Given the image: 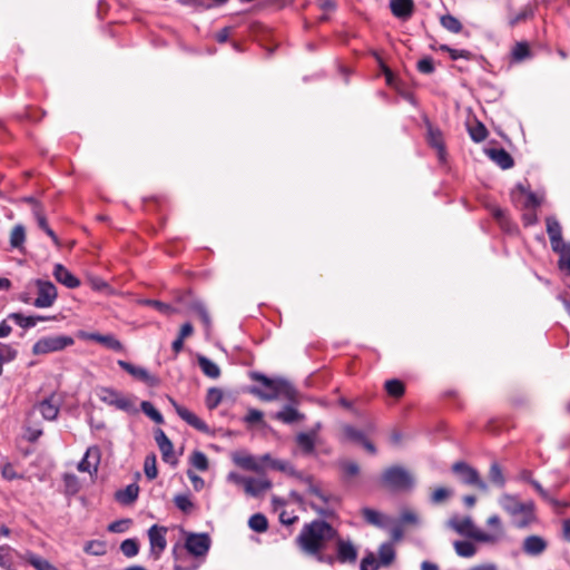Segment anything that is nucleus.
<instances>
[{
  "instance_id": "f257e3e1",
  "label": "nucleus",
  "mask_w": 570,
  "mask_h": 570,
  "mask_svg": "<svg viewBox=\"0 0 570 570\" xmlns=\"http://www.w3.org/2000/svg\"><path fill=\"white\" fill-rule=\"evenodd\" d=\"M337 530L325 520H313L305 523L295 538L297 548L306 556L318 554L326 543L337 538Z\"/></svg>"
},
{
  "instance_id": "f03ea898",
  "label": "nucleus",
  "mask_w": 570,
  "mask_h": 570,
  "mask_svg": "<svg viewBox=\"0 0 570 570\" xmlns=\"http://www.w3.org/2000/svg\"><path fill=\"white\" fill-rule=\"evenodd\" d=\"M499 504L508 514L514 518L513 522L517 528H527L535 520L532 501L521 502L517 495L503 493L499 499Z\"/></svg>"
},
{
  "instance_id": "7ed1b4c3",
  "label": "nucleus",
  "mask_w": 570,
  "mask_h": 570,
  "mask_svg": "<svg viewBox=\"0 0 570 570\" xmlns=\"http://www.w3.org/2000/svg\"><path fill=\"white\" fill-rule=\"evenodd\" d=\"M250 377L254 381L262 383L263 386L266 387L267 391L265 392H262L256 387H253L250 391L253 394L259 396L262 400L271 401L277 399L283 394L286 396H292L294 392L293 387L285 381H274L258 372L250 373Z\"/></svg>"
},
{
  "instance_id": "20e7f679",
  "label": "nucleus",
  "mask_w": 570,
  "mask_h": 570,
  "mask_svg": "<svg viewBox=\"0 0 570 570\" xmlns=\"http://www.w3.org/2000/svg\"><path fill=\"white\" fill-rule=\"evenodd\" d=\"M381 482L392 491H409L414 487L413 475L400 465L385 469L381 475Z\"/></svg>"
},
{
  "instance_id": "39448f33",
  "label": "nucleus",
  "mask_w": 570,
  "mask_h": 570,
  "mask_svg": "<svg viewBox=\"0 0 570 570\" xmlns=\"http://www.w3.org/2000/svg\"><path fill=\"white\" fill-rule=\"evenodd\" d=\"M451 470L458 476L461 483L469 487H474L484 493L489 491L487 482L480 476L478 470L466 462L458 461L452 464Z\"/></svg>"
},
{
  "instance_id": "423d86ee",
  "label": "nucleus",
  "mask_w": 570,
  "mask_h": 570,
  "mask_svg": "<svg viewBox=\"0 0 570 570\" xmlns=\"http://www.w3.org/2000/svg\"><path fill=\"white\" fill-rule=\"evenodd\" d=\"M75 344L73 337L69 335H52L39 338L32 346L35 355H43L63 351Z\"/></svg>"
},
{
  "instance_id": "0eeeda50",
  "label": "nucleus",
  "mask_w": 570,
  "mask_h": 570,
  "mask_svg": "<svg viewBox=\"0 0 570 570\" xmlns=\"http://www.w3.org/2000/svg\"><path fill=\"white\" fill-rule=\"evenodd\" d=\"M97 395L99 400L105 404L115 406L116 409L125 411L127 413L137 412L132 399L124 395L121 392L112 387H99L97 390Z\"/></svg>"
},
{
  "instance_id": "6e6552de",
  "label": "nucleus",
  "mask_w": 570,
  "mask_h": 570,
  "mask_svg": "<svg viewBox=\"0 0 570 570\" xmlns=\"http://www.w3.org/2000/svg\"><path fill=\"white\" fill-rule=\"evenodd\" d=\"M451 527L460 534L468 535L479 542H489L494 537L488 535L485 531L478 529L470 517L452 519Z\"/></svg>"
},
{
  "instance_id": "1a4fd4ad",
  "label": "nucleus",
  "mask_w": 570,
  "mask_h": 570,
  "mask_svg": "<svg viewBox=\"0 0 570 570\" xmlns=\"http://www.w3.org/2000/svg\"><path fill=\"white\" fill-rule=\"evenodd\" d=\"M38 296L33 301L32 305L38 308H47L55 304L58 293L57 287L50 281H36Z\"/></svg>"
},
{
  "instance_id": "9d476101",
  "label": "nucleus",
  "mask_w": 570,
  "mask_h": 570,
  "mask_svg": "<svg viewBox=\"0 0 570 570\" xmlns=\"http://www.w3.org/2000/svg\"><path fill=\"white\" fill-rule=\"evenodd\" d=\"M168 529L163 525L154 524L148 530V539L150 543V554L155 560L159 559L167 547L166 533Z\"/></svg>"
},
{
  "instance_id": "9b49d317",
  "label": "nucleus",
  "mask_w": 570,
  "mask_h": 570,
  "mask_svg": "<svg viewBox=\"0 0 570 570\" xmlns=\"http://www.w3.org/2000/svg\"><path fill=\"white\" fill-rule=\"evenodd\" d=\"M185 548L195 557H204L210 548V538L207 533H190L186 538Z\"/></svg>"
},
{
  "instance_id": "f8f14e48",
  "label": "nucleus",
  "mask_w": 570,
  "mask_h": 570,
  "mask_svg": "<svg viewBox=\"0 0 570 570\" xmlns=\"http://www.w3.org/2000/svg\"><path fill=\"white\" fill-rule=\"evenodd\" d=\"M117 364L136 380L144 382L148 386H157L159 384V380L157 376L150 374L146 368L136 366L127 361L119 360Z\"/></svg>"
},
{
  "instance_id": "ddd939ff",
  "label": "nucleus",
  "mask_w": 570,
  "mask_h": 570,
  "mask_svg": "<svg viewBox=\"0 0 570 570\" xmlns=\"http://www.w3.org/2000/svg\"><path fill=\"white\" fill-rule=\"evenodd\" d=\"M425 125L428 129L426 141L430 147L436 150L440 161L443 163L446 157L443 134L438 127H434L429 120L425 121Z\"/></svg>"
},
{
  "instance_id": "4468645a",
  "label": "nucleus",
  "mask_w": 570,
  "mask_h": 570,
  "mask_svg": "<svg viewBox=\"0 0 570 570\" xmlns=\"http://www.w3.org/2000/svg\"><path fill=\"white\" fill-rule=\"evenodd\" d=\"M505 7L508 12V26L510 28H514L515 26L525 22L527 20L533 18L534 16V7L532 4H527L522 7L519 11H515L513 9L511 1H508Z\"/></svg>"
},
{
  "instance_id": "2eb2a0df",
  "label": "nucleus",
  "mask_w": 570,
  "mask_h": 570,
  "mask_svg": "<svg viewBox=\"0 0 570 570\" xmlns=\"http://www.w3.org/2000/svg\"><path fill=\"white\" fill-rule=\"evenodd\" d=\"M170 403L173 404L177 415L188 423L194 429L207 433L209 431L208 425L200 420L195 413L189 411L187 407L178 404L175 400L170 399Z\"/></svg>"
},
{
  "instance_id": "dca6fc26",
  "label": "nucleus",
  "mask_w": 570,
  "mask_h": 570,
  "mask_svg": "<svg viewBox=\"0 0 570 570\" xmlns=\"http://www.w3.org/2000/svg\"><path fill=\"white\" fill-rule=\"evenodd\" d=\"M80 336L82 338L102 344L107 348L115 351V352H124L125 351L122 343L112 334L81 333Z\"/></svg>"
},
{
  "instance_id": "f3484780",
  "label": "nucleus",
  "mask_w": 570,
  "mask_h": 570,
  "mask_svg": "<svg viewBox=\"0 0 570 570\" xmlns=\"http://www.w3.org/2000/svg\"><path fill=\"white\" fill-rule=\"evenodd\" d=\"M336 539V559L341 563H353L357 559V549L351 541L341 538Z\"/></svg>"
},
{
  "instance_id": "a211bd4d",
  "label": "nucleus",
  "mask_w": 570,
  "mask_h": 570,
  "mask_svg": "<svg viewBox=\"0 0 570 570\" xmlns=\"http://www.w3.org/2000/svg\"><path fill=\"white\" fill-rule=\"evenodd\" d=\"M100 463V449L98 446H90L86 451L85 456L78 464V470L80 472H89L94 471L95 473L98 471V465Z\"/></svg>"
},
{
  "instance_id": "6ab92c4d",
  "label": "nucleus",
  "mask_w": 570,
  "mask_h": 570,
  "mask_svg": "<svg viewBox=\"0 0 570 570\" xmlns=\"http://www.w3.org/2000/svg\"><path fill=\"white\" fill-rule=\"evenodd\" d=\"M390 9L392 14L403 21L409 20L414 12L413 0H390Z\"/></svg>"
},
{
  "instance_id": "aec40b11",
  "label": "nucleus",
  "mask_w": 570,
  "mask_h": 570,
  "mask_svg": "<svg viewBox=\"0 0 570 570\" xmlns=\"http://www.w3.org/2000/svg\"><path fill=\"white\" fill-rule=\"evenodd\" d=\"M547 547L548 543L542 537L532 534L523 540L522 550L528 556L537 557L542 554Z\"/></svg>"
},
{
  "instance_id": "412c9836",
  "label": "nucleus",
  "mask_w": 570,
  "mask_h": 570,
  "mask_svg": "<svg viewBox=\"0 0 570 570\" xmlns=\"http://www.w3.org/2000/svg\"><path fill=\"white\" fill-rule=\"evenodd\" d=\"M485 153L502 169H509L514 165L512 156L503 148H489Z\"/></svg>"
},
{
  "instance_id": "4be33fe9",
  "label": "nucleus",
  "mask_w": 570,
  "mask_h": 570,
  "mask_svg": "<svg viewBox=\"0 0 570 570\" xmlns=\"http://www.w3.org/2000/svg\"><path fill=\"white\" fill-rule=\"evenodd\" d=\"M53 276L68 288H77L80 285V281L61 264L55 265Z\"/></svg>"
},
{
  "instance_id": "5701e85b",
  "label": "nucleus",
  "mask_w": 570,
  "mask_h": 570,
  "mask_svg": "<svg viewBox=\"0 0 570 570\" xmlns=\"http://www.w3.org/2000/svg\"><path fill=\"white\" fill-rule=\"evenodd\" d=\"M365 432L351 425V424H343L341 426V433H340V441L341 442H352L362 444L363 441H365Z\"/></svg>"
},
{
  "instance_id": "b1692460",
  "label": "nucleus",
  "mask_w": 570,
  "mask_h": 570,
  "mask_svg": "<svg viewBox=\"0 0 570 570\" xmlns=\"http://www.w3.org/2000/svg\"><path fill=\"white\" fill-rule=\"evenodd\" d=\"M547 233L551 243V247L558 246L563 242L562 239V227L558 219L553 216L546 218Z\"/></svg>"
},
{
  "instance_id": "393cba45",
  "label": "nucleus",
  "mask_w": 570,
  "mask_h": 570,
  "mask_svg": "<svg viewBox=\"0 0 570 570\" xmlns=\"http://www.w3.org/2000/svg\"><path fill=\"white\" fill-rule=\"evenodd\" d=\"M559 255L558 267L566 275H570V243H562L551 247Z\"/></svg>"
},
{
  "instance_id": "a878e982",
  "label": "nucleus",
  "mask_w": 570,
  "mask_h": 570,
  "mask_svg": "<svg viewBox=\"0 0 570 570\" xmlns=\"http://www.w3.org/2000/svg\"><path fill=\"white\" fill-rule=\"evenodd\" d=\"M271 488L272 482L266 478H248V481L246 482L245 492L252 497H259L262 493L269 490Z\"/></svg>"
},
{
  "instance_id": "bb28decb",
  "label": "nucleus",
  "mask_w": 570,
  "mask_h": 570,
  "mask_svg": "<svg viewBox=\"0 0 570 570\" xmlns=\"http://www.w3.org/2000/svg\"><path fill=\"white\" fill-rule=\"evenodd\" d=\"M297 446L301 449V451L305 455L314 454L315 452V445H316V439L314 438V434H308L306 432H301L295 438Z\"/></svg>"
},
{
  "instance_id": "cd10ccee",
  "label": "nucleus",
  "mask_w": 570,
  "mask_h": 570,
  "mask_svg": "<svg viewBox=\"0 0 570 570\" xmlns=\"http://www.w3.org/2000/svg\"><path fill=\"white\" fill-rule=\"evenodd\" d=\"M197 363H198L202 372L207 377L216 380L220 376L222 372H220L219 366L215 362L209 360L208 357H206L204 355H198Z\"/></svg>"
},
{
  "instance_id": "c85d7f7f",
  "label": "nucleus",
  "mask_w": 570,
  "mask_h": 570,
  "mask_svg": "<svg viewBox=\"0 0 570 570\" xmlns=\"http://www.w3.org/2000/svg\"><path fill=\"white\" fill-rule=\"evenodd\" d=\"M233 461L235 464L240 466L242 469L261 472L262 465L258 463L257 459L249 454H234Z\"/></svg>"
},
{
  "instance_id": "c756f323",
  "label": "nucleus",
  "mask_w": 570,
  "mask_h": 570,
  "mask_svg": "<svg viewBox=\"0 0 570 570\" xmlns=\"http://www.w3.org/2000/svg\"><path fill=\"white\" fill-rule=\"evenodd\" d=\"M488 527L492 530L491 532H487L488 535L494 537L493 540L488 543L498 542L504 535L503 525L501 519L498 514L490 515L487 520Z\"/></svg>"
},
{
  "instance_id": "7c9ffc66",
  "label": "nucleus",
  "mask_w": 570,
  "mask_h": 570,
  "mask_svg": "<svg viewBox=\"0 0 570 570\" xmlns=\"http://www.w3.org/2000/svg\"><path fill=\"white\" fill-rule=\"evenodd\" d=\"M139 487L136 483L128 484L116 493V499L122 504H130L138 498Z\"/></svg>"
},
{
  "instance_id": "2f4dec72",
  "label": "nucleus",
  "mask_w": 570,
  "mask_h": 570,
  "mask_svg": "<svg viewBox=\"0 0 570 570\" xmlns=\"http://www.w3.org/2000/svg\"><path fill=\"white\" fill-rule=\"evenodd\" d=\"M26 562L32 566L36 570H58L51 562L42 557L35 554L32 552H27L23 556Z\"/></svg>"
},
{
  "instance_id": "473e14b6",
  "label": "nucleus",
  "mask_w": 570,
  "mask_h": 570,
  "mask_svg": "<svg viewBox=\"0 0 570 570\" xmlns=\"http://www.w3.org/2000/svg\"><path fill=\"white\" fill-rule=\"evenodd\" d=\"M305 481L308 483V493L318 498L325 505L331 502H340L337 497L323 492L320 487L314 484L311 476L306 478Z\"/></svg>"
},
{
  "instance_id": "72a5a7b5",
  "label": "nucleus",
  "mask_w": 570,
  "mask_h": 570,
  "mask_svg": "<svg viewBox=\"0 0 570 570\" xmlns=\"http://www.w3.org/2000/svg\"><path fill=\"white\" fill-rule=\"evenodd\" d=\"M39 412L46 420H55L59 413V407L51 399H45L37 405Z\"/></svg>"
},
{
  "instance_id": "f704fd0d",
  "label": "nucleus",
  "mask_w": 570,
  "mask_h": 570,
  "mask_svg": "<svg viewBox=\"0 0 570 570\" xmlns=\"http://www.w3.org/2000/svg\"><path fill=\"white\" fill-rule=\"evenodd\" d=\"M384 389L386 393L394 399H400L405 393L404 383L397 379L387 380L384 383Z\"/></svg>"
},
{
  "instance_id": "c9c22d12",
  "label": "nucleus",
  "mask_w": 570,
  "mask_h": 570,
  "mask_svg": "<svg viewBox=\"0 0 570 570\" xmlns=\"http://www.w3.org/2000/svg\"><path fill=\"white\" fill-rule=\"evenodd\" d=\"M275 417L284 423L291 424L299 421L304 417L297 410L292 406H286L282 411L277 412Z\"/></svg>"
},
{
  "instance_id": "e433bc0d",
  "label": "nucleus",
  "mask_w": 570,
  "mask_h": 570,
  "mask_svg": "<svg viewBox=\"0 0 570 570\" xmlns=\"http://www.w3.org/2000/svg\"><path fill=\"white\" fill-rule=\"evenodd\" d=\"M380 564L390 566L395 559V550L393 544L384 542L379 548Z\"/></svg>"
},
{
  "instance_id": "4c0bfd02",
  "label": "nucleus",
  "mask_w": 570,
  "mask_h": 570,
  "mask_svg": "<svg viewBox=\"0 0 570 570\" xmlns=\"http://www.w3.org/2000/svg\"><path fill=\"white\" fill-rule=\"evenodd\" d=\"M248 527L257 533H263L268 529V520L263 513H255L249 518Z\"/></svg>"
},
{
  "instance_id": "58836bf2",
  "label": "nucleus",
  "mask_w": 570,
  "mask_h": 570,
  "mask_svg": "<svg viewBox=\"0 0 570 570\" xmlns=\"http://www.w3.org/2000/svg\"><path fill=\"white\" fill-rule=\"evenodd\" d=\"M14 550L9 546H0V567L6 570H13Z\"/></svg>"
},
{
  "instance_id": "ea45409f",
  "label": "nucleus",
  "mask_w": 570,
  "mask_h": 570,
  "mask_svg": "<svg viewBox=\"0 0 570 570\" xmlns=\"http://www.w3.org/2000/svg\"><path fill=\"white\" fill-rule=\"evenodd\" d=\"M489 480L498 488H503L505 485V478L498 462L491 463L489 469Z\"/></svg>"
},
{
  "instance_id": "a19ab883",
  "label": "nucleus",
  "mask_w": 570,
  "mask_h": 570,
  "mask_svg": "<svg viewBox=\"0 0 570 570\" xmlns=\"http://www.w3.org/2000/svg\"><path fill=\"white\" fill-rule=\"evenodd\" d=\"M33 213H35V216H36V219H37L39 228H41L52 239V242L57 246H59V239H58L56 233L48 225L47 218L43 215V213L40 209H38V208H36L33 210Z\"/></svg>"
},
{
  "instance_id": "79ce46f5",
  "label": "nucleus",
  "mask_w": 570,
  "mask_h": 570,
  "mask_svg": "<svg viewBox=\"0 0 570 570\" xmlns=\"http://www.w3.org/2000/svg\"><path fill=\"white\" fill-rule=\"evenodd\" d=\"M361 513H362L364 520L368 524H372V525H375L379 528L384 527V522H383L384 517L379 511L371 509V508H363L361 510Z\"/></svg>"
},
{
  "instance_id": "37998d69",
  "label": "nucleus",
  "mask_w": 570,
  "mask_h": 570,
  "mask_svg": "<svg viewBox=\"0 0 570 570\" xmlns=\"http://www.w3.org/2000/svg\"><path fill=\"white\" fill-rule=\"evenodd\" d=\"M441 26L452 33L461 32L463 26L458 18L452 14H444L440 19Z\"/></svg>"
},
{
  "instance_id": "c03bdc74",
  "label": "nucleus",
  "mask_w": 570,
  "mask_h": 570,
  "mask_svg": "<svg viewBox=\"0 0 570 570\" xmlns=\"http://www.w3.org/2000/svg\"><path fill=\"white\" fill-rule=\"evenodd\" d=\"M26 240V230L22 225H16L10 234V245L13 248L21 249Z\"/></svg>"
},
{
  "instance_id": "a18cd8bd",
  "label": "nucleus",
  "mask_w": 570,
  "mask_h": 570,
  "mask_svg": "<svg viewBox=\"0 0 570 570\" xmlns=\"http://www.w3.org/2000/svg\"><path fill=\"white\" fill-rule=\"evenodd\" d=\"M468 129H469V135H470L471 139L475 142L483 141L488 136L487 127L478 120L475 121L474 125H470L468 127Z\"/></svg>"
},
{
  "instance_id": "49530a36",
  "label": "nucleus",
  "mask_w": 570,
  "mask_h": 570,
  "mask_svg": "<svg viewBox=\"0 0 570 570\" xmlns=\"http://www.w3.org/2000/svg\"><path fill=\"white\" fill-rule=\"evenodd\" d=\"M454 549L455 552L463 558L473 557L476 552L475 546L470 541H455Z\"/></svg>"
},
{
  "instance_id": "de8ad7c7",
  "label": "nucleus",
  "mask_w": 570,
  "mask_h": 570,
  "mask_svg": "<svg viewBox=\"0 0 570 570\" xmlns=\"http://www.w3.org/2000/svg\"><path fill=\"white\" fill-rule=\"evenodd\" d=\"M141 411L157 424L164 423L161 413L149 402L142 401L140 404Z\"/></svg>"
},
{
  "instance_id": "09e8293b",
  "label": "nucleus",
  "mask_w": 570,
  "mask_h": 570,
  "mask_svg": "<svg viewBox=\"0 0 570 570\" xmlns=\"http://www.w3.org/2000/svg\"><path fill=\"white\" fill-rule=\"evenodd\" d=\"M8 320L13 321L18 326L22 328H30L36 326V318L33 315L24 316L21 313H10Z\"/></svg>"
},
{
  "instance_id": "8fccbe9b",
  "label": "nucleus",
  "mask_w": 570,
  "mask_h": 570,
  "mask_svg": "<svg viewBox=\"0 0 570 570\" xmlns=\"http://www.w3.org/2000/svg\"><path fill=\"white\" fill-rule=\"evenodd\" d=\"M223 400V391L218 387H210L206 394V406L209 410L216 409Z\"/></svg>"
},
{
  "instance_id": "3c124183",
  "label": "nucleus",
  "mask_w": 570,
  "mask_h": 570,
  "mask_svg": "<svg viewBox=\"0 0 570 570\" xmlns=\"http://www.w3.org/2000/svg\"><path fill=\"white\" fill-rule=\"evenodd\" d=\"M83 551L91 556H104L107 552V548L104 541L90 540L85 544Z\"/></svg>"
},
{
  "instance_id": "603ef678",
  "label": "nucleus",
  "mask_w": 570,
  "mask_h": 570,
  "mask_svg": "<svg viewBox=\"0 0 570 570\" xmlns=\"http://www.w3.org/2000/svg\"><path fill=\"white\" fill-rule=\"evenodd\" d=\"M144 472L148 480H154L158 475L157 459L155 454H149L145 459Z\"/></svg>"
},
{
  "instance_id": "864d4df0",
  "label": "nucleus",
  "mask_w": 570,
  "mask_h": 570,
  "mask_svg": "<svg viewBox=\"0 0 570 570\" xmlns=\"http://www.w3.org/2000/svg\"><path fill=\"white\" fill-rule=\"evenodd\" d=\"M120 551L127 558H132L139 552V542L136 539H126L120 544Z\"/></svg>"
},
{
  "instance_id": "5fc2aeb1",
  "label": "nucleus",
  "mask_w": 570,
  "mask_h": 570,
  "mask_svg": "<svg viewBox=\"0 0 570 570\" xmlns=\"http://www.w3.org/2000/svg\"><path fill=\"white\" fill-rule=\"evenodd\" d=\"M512 58L514 61H522L531 56L529 45L527 42H517L512 48Z\"/></svg>"
},
{
  "instance_id": "6e6d98bb",
  "label": "nucleus",
  "mask_w": 570,
  "mask_h": 570,
  "mask_svg": "<svg viewBox=\"0 0 570 570\" xmlns=\"http://www.w3.org/2000/svg\"><path fill=\"white\" fill-rule=\"evenodd\" d=\"M439 49H440L441 51L448 52V53L450 55V58H451L452 60H458V59H460V58H463V59H465V60H471V59H472V57H473L472 52H471V51H469V50H464V49H462V50L453 49V48L449 47L448 45H441V46L439 47Z\"/></svg>"
},
{
  "instance_id": "4d7b16f0",
  "label": "nucleus",
  "mask_w": 570,
  "mask_h": 570,
  "mask_svg": "<svg viewBox=\"0 0 570 570\" xmlns=\"http://www.w3.org/2000/svg\"><path fill=\"white\" fill-rule=\"evenodd\" d=\"M190 463L194 468H196L197 470L203 471V472L208 469V459L200 451L193 452V454L190 456Z\"/></svg>"
},
{
  "instance_id": "13d9d810",
  "label": "nucleus",
  "mask_w": 570,
  "mask_h": 570,
  "mask_svg": "<svg viewBox=\"0 0 570 570\" xmlns=\"http://www.w3.org/2000/svg\"><path fill=\"white\" fill-rule=\"evenodd\" d=\"M451 497V491L446 488H436L431 494V502L433 504H440L446 501Z\"/></svg>"
},
{
  "instance_id": "bf43d9fd",
  "label": "nucleus",
  "mask_w": 570,
  "mask_h": 570,
  "mask_svg": "<svg viewBox=\"0 0 570 570\" xmlns=\"http://www.w3.org/2000/svg\"><path fill=\"white\" fill-rule=\"evenodd\" d=\"M345 478L356 476L360 472V466L356 462L344 461L340 464Z\"/></svg>"
},
{
  "instance_id": "052dcab7",
  "label": "nucleus",
  "mask_w": 570,
  "mask_h": 570,
  "mask_svg": "<svg viewBox=\"0 0 570 570\" xmlns=\"http://www.w3.org/2000/svg\"><path fill=\"white\" fill-rule=\"evenodd\" d=\"M130 524H131L130 519L117 520V521L111 522L108 525V531L112 532V533H122L129 529Z\"/></svg>"
},
{
  "instance_id": "680f3d73",
  "label": "nucleus",
  "mask_w": 570,
  "mask_h": 570,
  "mask_svg": "<svg viewBox=\"0 0 570 570\" xmlns=\"http://www.w3.org/2000/svg\"><path fill=\"white\" fill-rule=\"evenodd\" d=\"M417 70L424 75H431L434 72V61L431 57H425L417 61Z\"/></svg>"
},
{
  "instance_id": "e2e57ef3",
  "label": "nucleus",
  "mask_w": 570,
  "mask_h": 570,
  "mask_svg": "<svg viewBox=\"0 0 570 570\" xmlns=\"http://www.w3.org/2000/svg\"><path fill=\"white\" fill-rule=\"evenodd\" d=\"M175 505L183 512H189L193 508V502L186 494H178L174 498Z\"/></svg>"
},
{
  "instance_id": "0e129e2a",
  "label": "nucleus",
  "mask_w": 570,
  "mask_h": 570,
  "mask_svg": "<svg viewBox=\"0 0 570 570\" xmlns=\"http://www.w3.org/2000/svg\"><path fill=\"white\" fill-rule=\"evenodd\" d=\"M159 450L161 452V456L165 462L170 463V464L177 463V460L175 459V455H174V446H173L171 441L166 445H160Z\"/></svg>"
},
{
  "instance_id": "69168bd1",
  "label": "nucleus",
  "mask_w": 570,
  "mask_h": 570,
  "mask_svg": "<svg viewBox=\"0 0 570 570\" xmlns=\"http://www.w3.org/2000/svg\"><path fill=\"white\" fill-rule=\"evenodd\" d=\"M380 562L376 561L373 553H368L361 561L360 570H377Z\"/></svg>"
},
{
  "instance_id": "338daca9",
  "label": "nucleus",
  "mask_w": 570,
  "mask_h": 570,
  "mask_svg": "<svg viewBox=\"0 0 570 570\" xmlns=\"http://www.w3.org/2000/svg\"><path fill=\"white\" fill-rule=\"evenodd\" d=\"M194 309L197 313V315L199 316V318L203 322L204 326L207 330H209V327L212 325V321H210V316H209V313L206 309V307L203 304H196L194 306Z\"/></svg>"
},
{
  "instance_id": "774afa93",
  "label": "nucleus",
  "mask_w": 570,
  "mask_h": 570,
  "mask_svg": "<svg viewBox=\"0 0 570 570\" xmlns=\"http://www.w3.org/2000/svg\"><path fill=\"white\" fill-rule=\"evenodd\" d=\"M492 216L501 225L503 229H509V219L507 218L505 212L500 207L492 208Z\"/></svg>"
}]
</instances>
